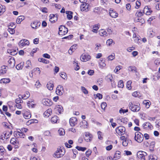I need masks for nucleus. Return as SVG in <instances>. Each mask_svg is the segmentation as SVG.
Returning <instances> with one entry per match:
<instances>
[{"label":"nucleus","instance_id":"1","mask_svg":"<svg viewBox=\"0 0 160 160\" xmlns=\"http://www.w3.org/2000/svg\"><path fill=\"white\" fill-rule=\"evenodd\" d=\"M129 109L132 112H138L140 109V104L134 102H131L128 104Z\"/></svg>","mask_w":160,"mask_h":160},{"label":"nucleus","instance_id":"2","mask_svg":"<svg viewBox=\"0 0 160 160\" xmlns=\"http://www.w3.org/2000/svg\"><path fill=\"white\" fill-rule=\"evenodd\" d=\"M65 151L64 148L62 147L58 148L57 150L54 153L53 156L56 158L62 157L65 154Z\"/></svg>","mask_w":160,"mask_h":160},{"label":"nucleus","instance_id":"3","mask_svg":"<svg viewBox=\"0 0 160 160\" xmlns=\"http://www.w3.org/2000/svg\"><path fill=\"white\" fill-rule=\"evenodd\" d=\"M12 133V131H5L2 133L0 139L2 140H7L9 138Z\"/></svg>","mask_w":160,"mask_h":160},{"label":"nucleus","instance_id":"4","mask_svg":"<svg viewBox=\"0 0 160 160\" xmlns=\"http://www.w3.org/2000/svg\"><path fill=\"white\" fill-rule=\"evenodd\" d=\"M125 128L122 126H120L116 128L115 131L117 134L120 136H122L125 133Z\"/></svg>","mask_w":160,"mask_h":160},{"label":"nucleus","instance_id":"5","mask_svg":"<svg viewBox=\"0 0 160 160\" xmlns=\"http://www.w3.org/2000/svg\"><path fill=\"white\" fill-rule=\"evenodd\" d=\"M134 139L137 142H141L143 140V136L140 132H137L135 133Z\"/></svg>","mask_w":160,"mask_h":160},{"label":"nucleus","instance_id":"6","mask_svg":"<svg viewBox=\"0 0 160 160\" xmlns=\"http://www.w3.org/2000/svg\"><path fill=\"white\" fill-rule=\"evenodd\" d=\"M22 114L24 118L26 119H29L31 117V113L28 109H23L22 111Z\"/></svg>","mask_w":160,"mask_h":160},{"label":"nucleus","instance_id":"7","mask_svg":"<svg viewBox=\"0 0 160 160\" xmlns=\"http://www.w3.org/2000/svg\"><path fill=\"white\" fill-rule=\"evenodd\" d=\"M68 30L67 28L64 26L61 25L59 28L58 34L60 35H65L66 34Z\"/></svg>","mask_w":160,"mask_h":160},{"label":"nucleus","instance_id":"8","mask_svg":"<svg viewBox=\"0 0 160 160\" xmlns=\"http://www.w3.org/2000/svg\"><path fill=\"white\" fill-rule=\"evenodd\" d=\"M53 111L57 115L62 113L63 112V109L62 106L60 105H57L55 106Z\"/></svg>","mask_w":160,"mask_h":160},{"label":"nucleus","instance_id":"9","mask_svg":"<svg viewBox=\"0 0 160 160\" xmlns=\"http://www.w3.org/2000/svg\"><path fill=\"white\" fill-rule=\"evenodd\" d=\"M10 143L14 145V148L15 149L19 148V142L18 139L16 138H11L10 141Z\"/></svg>","mask_w":160,"mask_h":160},{"label":"nucleus","instance_id":"10","mask_svg":"<svg viewBox=\"0 0 160 160\" xmlns=\"http://www.w3.org/2000/svg\"><path fill=\"white\" fill-rule=\"evenodd\" d=\"M143 128L147 131L152 130L153 129V127L152 125L149 122H146L142 124Z\"/></svg>","mask_w":160,"mask_h":160},{"label":"nucleus","instance_id":"11","mask_svg":"<svg viewBox=\"0 0 160 160\" xmlns=\"http://www.w3.org/2000/svg\"><path fill=\"white\" fill-rule=\"evenodd\" d=\"M84 133V138L85 140L88 142H91L93 138L92 135L88 132H85Z\"/></svg>","mask_w":160,"mask_h":160},{"label":"nucleus","instance_id":"12","mask_svg":"<svg viewBox=\"0 0 160 160\" xmlns=\"http://www.w3.org/2000/svg\"><path fill=\"white\" fill-rule=\"evenodd\" d=\"M14 134L15 137L18 138H24L26 137L25 134L20 130L14 132Z\"/></svg>","mask_w":160,"mask_h":160},{"label":"nucleus","instance_id":"13","mask_svg":"<svg viewBox=\"0 0 160 160\" xmlns=\"http://www.w3.org/2000/svg\"><path fill=\"white\" fill-rule=\"evenodd\" d=\"M42 102L44 105L48 106H51L53 103L52 102L51 99L47 98L43 99Z\"/></svg>","mask_w":160,"mask_h":160},{"label":"nucleus","instance_id":"14","mask_svg":"<svg viewBox=\"0 0 160 160\" xmlns=\"http://www.w3.org/2000/svg\"><path fill=\"white\" fill-rule=\"evenodd\" d=\"M9 60H8V66H9L11 68H12L14 67L15 63V61L14 58L12 57L9 56Z\"/></svg>","mask_w":160,"mask_h":160},{"label":"nucleus","instance_id":"15","mask_svg":"<svg viewBox=\"0 0 160 160\" xmlns=\"http://www.w3.org/2000/svg\"><path fill=\"white\" fill-rule=\"evenodd\" d=\"M3 126L5 129V131H12L13 127L10 124H8L7 122H4L2 123Z\"/></svg>","mask_w":160,"mask_h":160},{"label":"nucleus","instance_id":"16","mask_svg":"<svg viewBox=\"0 0 160 160\" xmlns=\"http://www.w3.org/2000/svg\"><path fill=\"white\" fill-rule=\"evenodd\" d=\"M146 154L147 153L146 152L142 151H138L137 153V155L138 158L140 159L143 160H145V156Z\"/></svg>","mask_w":160,"mask_h":160},{"label":"nucleus","instance_id":"17","mask_svg":"<svg viewBox=\"0 0 160 160\" xmlns=\"http://www.w3.org/2000/svg\"><path fill=\"white\" fill-rule=\"evenodd\" d=\"M58 15L57 14H51L50 15V21L52 23H54L57 21Z\"/></svg>","mask_w":160,"mask_h":160},{"label":"nucleus","instance_id":"18","mask_svg":"<svg viewBox=\"0 0 160 160\" xmlns=\"http://www.w3.org/2000/svg\"><path fill=\"white\" fill-rule=\"evenodd\" d=\"M89 5L87 3H82L81 5V10L82 11L87 12L89 10Z\"/></svg>","mask_w":160,"mask_h":160},{"label":"nucleus","instance_id":"19","mask_svg":"<svg viewBox=\"0 0 160 160\" xmlns=\"http://www.w3.org/2000/svg\"><path fill=\"white\" fill-rule=\"evenodd\" d=\"M91 58V56L88 54H83L80 57L81 60L83 62H86L89 60Z\"/></svg>","mask_w":160,"mask_h":160},{"label":"nucleus","instance_id":"20","mask_svg":"<svg viewBox=\"0 0 160 160\" xmlns=\"http://www.w3.org/2000/svg\"><path fill=\"white\" fill-rule=\"evenodd\" d=\"M78 123V120L76 118L72 117L69 120V123L72 127L75 126Z\"/></svg>","mask_w":160,"mask_h":160},{"label":"nucleus","instance_id":"21","mask_svg":"<svg viewBox=\"0 0 160 160\" xmlns=\"http://www.w3.org/2000/svg\"><path fill=\"white\" fill-rule=\"evenodd\" d=\"M144 13L147 15H150L152 12V11L148 6H146L142 10Z\"/></svg>","mask_w":160,"mask_h":160},{"label":"nucleus","instance_id":"22","mask_svg":"<svg viewBox=\"0 0 160 160\" xmlns=\"http://www.w3.org/2000/svg\"><path fill=\"white\" fill-rule=\"evenodd\" d=\"M41 23L38 21H35L31 23V26L33 28L36 29L40 25Z\"/></svg>","mask_w":160,"mask_h":160},{"label":"nucleus","instance_id":"23","mask_svg":"<svg viewBox=\"0 0 160 160\" xmlns=\"http://www.w3.org/2000/svg\"><path fill=\"white\" fill-rule=\"evenodd\" d=\"M100 25L99 23H98L97 24L92 26L91 28L92 29V31L94 33H97L98 30L100 28Z\"/></svg>","mask_w":160,"mask_h":160},{"label":"nucleus","instance_id":"24","mask_svg":"<svg viewBox=\"0 0 160 160\" xmlns=\"http://www.w3.org/2000/svg\"><path fill=\"white\" fill-rule=\"evenodd\" d=\"M20 45L22 46L28 45L29 44V41L26 39H23L21 40L19 42Z\"/></svg>","mask_w":160,"mask_h":160},{"label":"nucleus","instance_id":"25","mask_svg":"<svg viewBox=\"0 0 160 160\" xmlns=\"http://www.w3.org/2000/svg\"><path fill=\"white\" fill-rule=\"evenodd\" d=\"M51 121L52 123L54 124L59 122V119L57 116H54L51 119Z\"/></svg>","mask_w":160,"mask_h":160},{"label":"nucleus","instance_id":"26","mask_svg":"<svg viewBox=\"0 0 160 160\" xmlns=\"http://www.w3.org/2000/svg\"><path fill=\"white\" fill-rule=\"evenodd\" d=\"M121 157V152L119 151H117L113 157V160H117Z\"/></svg>","mask_w":160,"mask_h":160},{"label":"nucleus","instance_id":"27","mask_svg":"<svg viewBox=\"0 0 160 160\" xmlns=\"http://www.w3.org/2000/svg\"><path fill=\"white\" fill-rule=\"evenodd\" d=\"M52 110L51 108H48L44 112L43 115L44 116L48 117L52 114Z\"/></svg>","mask_w":160,"mask_h":160},{"label":"nucleus","instance_id":"28","mask_svg":"<svg viewBox=\"0 0 160 160\" xmlns=\"http://www.w3.org/2000/svg\"><path fill=\"white\" fill-rule=\"evenodd\" d=\"M27 104L29 108H34L36 105L34 101L33 100L28 101L27 103Z\"/></svg>","mask_w":160,"mask_h":160},{"label":"nucleus","instance_id":"29","mask_svg":"<svg viewBox=\"0 0 160 160\" xmlns=\"http://www.w3.org/2000/svg\"><path fill=\"white\" fill-rule=\"evenodd\" d=\"M30 96V94L29 92L28 91L25 92L24 94L20 96L23 99H26L28 98Z\"/></svg>","mask_w":160,"mask_h":160},{"label":"nucleus","instance_id":"30","mask_svg":"<svg viewBox=\"0 0 160 160\" xmlns=\"http://www.w3.org/2000/svg\"><path fill=\"white\" fill-rule=\"evenodd\" d=\"M38 120L35 119H31L28 120L26 122V125H29L32 124L34 123H38Z\"/></svg>","mask_w":160,"mask_h":160},{"label":"nucleus","instance_id":"31","mask_svg":"<svg viewBox=\"0 0 160 160\" xmlns=\"http://www.w3.org/2000/svg\"><path fill=\"white\" fill-rule=\"evenodd\" d=\"M99 34L100 36L104 37L107 36V34L106 32L103 29H101L99 30Z\"/></svg>","mask_w":160,"mask_h":160},{"label":"nucleus","instance_id":"32","mask_svg":"<svg viewBox=\"0 0 160 160\" xmlns=\"http://www.w3.org/2000/svg\"><path fill=\"white\" fill-rule=\"evenodd\" d=\"M99 65L100 68H102L106 66V64L104 60L102 59H101L99 61Z\"/></svg>","mask_w":160,"mask_h":160},{"label":"nucleus","instance_id":"33","mask_svg":"<svg viewBox=\"0 0 160 160\" xmlns=\"http://www.w3.org/2000/svg\"><path fill=\"white\" fill-rule=\"evenodd\" d=\"M7 52L10 55L13 56L16 55L18 52L16 50L10 49H8L7 50Z\"/></svg>","mask_w":160,"mask_h":160},{"label":"nucleus","instance_id":"34","mask_svg":"<svg viewBox=\"0 0 160 160\" xmlns=\"http://www.w3.org/2000/svg\"><path fill=\"white\" fill-rule=\"evenodd\" d=\"M25 19V17L23 16H21L18 17L16 20V22L18 24H20L21 22Z\"/></svg>","mask_w":160,"mask_h":160},{"label":"nucleus","instance_id":"35","mask_svg":"<svg viewBox=\"0 0 160 160\" xmlns=\"http://www.w3.org/2000/svg\"><path fill=\"white\" fill-rule=\"evenodd\" d=\"M128 70L129 71L132 72H136L137 69L134 66H130L128 68Z\"/></svg>","mask_w":160,"mask_h":160},{"label":"nucleus","instance_id":"36","mask_svg":"<svg viewBox=\"0 0 160 160\" xmlns=\"http://www.w3.org/2000/svg\"><path fill=\"white\" fill-rule=\"evenodd\" d=\"M123 122L124 123H126L128 121V119L126 117L122 118L121 119H118L117 120V122H119V121Z\"/></svg>","mask_w":160,"mask_h":160},{"label":"nucleus","instance_id":"37","mask_svg":"<svg viewBox=\"0 0 160 160\" xmlns=\"http://www.w3.org/2000/svg\"><path fill=\"white\" fill-rule=\"evenodd\" d=\"M32 151L34 152L37 153L38 152V150L37 148V146L36 143H33L32 145Z\"/></svg>","mask_w":160,"mask_h":160},{"label":"nucleus","instance_id":"38","mask_svg":"<svg viewBox=\"0 0 160 160\" xmlns=\"http://www.w3.org/2000/svg\"><path fill=\"white\" fill-rule=\"evenodd\" d=\"M110 16L112 18H115L118 16V14L116 12L112 11L110 12Z\"/></svg>","mask_w":160,"mask_h":160},{"label":"nucleus","instance_id":"39","mask_svg":"<svg viewBox=\"0 0 160 160\" xmlns=\"http://www.w3.org/2000/svg\"><path fill=\"white\" fill-rule=\"evenodd\" d=\"M66 13L67 14V18L69 20H70L72 18V12L71 11H66Z\"/></svg>","mask_w":160,"mask_h":160},{"label":"nucleus","instance_id":"40","mask_svg":"<svg viewBox=\"0 0 160 160\" xmlns=\"http://www.w3.org/2000/svg\"><path fill=\"white\" fill-rule=\"evenodd\" d=\"M5 11V6L0 4V16L2 15Z\"/></svg>","mask_w":160,"mask_h":160},{"label":"nucleus","instance_id":"41","mask_svg":"<svg viewBox=\"0 0 160 160\" xmlns=\"http://www.w3.org/2000/svg\"><path fill=\"white\" fill-rule=\"evenodd\" d=\"M54 85L51 83L48 82L47 85V87L49 90H53Z\"/></svg>","mask_w":160,"mask_h":160},{"label":"nucleus","instance_id":"42","mask_svg":"<svg viewBox=\"0 0 160 160\" xmlns=\"http://www.w3.org/2000/svg\"><path fill=\"white\" fill-rule=\"evenodd\" d=\"M10 80L8 78H4L0 80V82L4 83H8L10 82Z\"/></svg>","mask_w":160,"mask_h":160},{"label":"nucleus","instance_id":"43","mask_svg":"<svg viewBox=\"0 0 160 160\" xmlns=\"http://www.w3.org/2000/svg\"><path fill=\"white\" fill-rule=\"evenodd\" d=\"M24 65L23 62H21L16 66V68L17 70L22 69Z\"/></svg>","mask_w":160,"mask_h":160},{"label":"nucleus","instance_id":"44","mask_svg":"<svg viewBox=\"0 0 160 160\" xmlns=\"http://www.w3.org/2000/svg\"><path fill=\"white\" fill-rule=\"evenodd\" d=\"M106 79L108 82H112L113 80V77L112 74H108L106 78Z\"/></svg>","mask_w":160,"mask_h":160},{"label":"nucleus","instance_id":"45","mask_svg":"<svg viewBox=\"0 0 160 160\" xmlns=\"http://www.w3.org/2000/svg\"><path fill=\"white\" fill-rule=\"evenodd\" d=\"M58 132L61 136L64 135L65 134V131L63 128H60L58 130Z\"/></svg>","mask_w":160,"mask_h":160},{"label":"nucleus","instance_id":"46","mask_svg":"<svg viewBox=\"0 0 160 160\" xmlns=\"http://www.w3.org/2000/svg\"><path fill=\"white\" fill-rule=\"evenodd\" d=\"M132 82L131 81H128L126 83L127 88L128 90H130L131 89V84H132Z\"/></svg>","mask_w":160,"mask_h":160},{"label":"nucleus","instance_id":"47","mask_svg":"<svg viewBox=\"0 0 160 160\" xmlns=\"http://www.w3.org/2000/svg\"><path fill=\"white\" fill-rule=\"evenodd\" d=\"M75 148L79 151L84 152L87 149V148L85 147H82L79 146H77Z\"/></svg>","mask_w":160,"mask_h":160},{"label":"nucleus","instance_id":"48","mask_svg":"<svg viewBox=\"0 0 160 160\" xmlns=\"http://www.w3.org/2000/svg\"><path fill=\"white\" fill-rule=\"evenodd\" d=\"M155 142H152L150 143L149 147V150L151 151H153L154 150V148L155 147Z\"/></svg>","mask_w":160,"mask_h":160},{"label":"nucleus","instance_id":"49","mask_svg":"<svg viewBox=\"0 0 160 160\" xmlns=\"http://www.w3.org/2000/svg\"><path fill=\"white\" fill-rule=\"evenodd\" d=\"M38 61L40 62H42L45 63H48L49 62V61L48 60L46 59L43 58H39Z\"/></svg>","mask_w":160,"mask_h":160},{"label":"nucleus","instance_id":"50","mask_svg":"<svg viewBox=\"0 0 160 160\" xmlns=\"http://www.w3.org/2000/svg\"><path fill=\"white\" fill-rule=\"evenodd\" d=\"M94 96L95 99H96L97 98L99 99H100L102 98V94L100 93H98L97 94H94Z\"/></svg>","mask_w":160,"mask_h":160},{"label":"nucleus","instance_id":"51","mask_svg":"<svg viewBox=\"0 0 160 160\" xmlns=\"http://www.w3.org/2000/svg\"><path fill=\"white\" fill-rule=\"evenodd\" d=\"M9 108L10 109H13V106H14V104L11 101L8 102V103Z\"/></svg>","mask_w":160,"mask_h":160},{"label":"nucleus","instance_id":"52","mask_svg":"<svg viewBox=\"0 0 160 160\" xmlns=\"http://www.w3.org/2000/svg\"><path fill=\"white\" fill-rule=\"evenodd\" d=\"M21 95H18V98H17L15 100V103H22L23 102V101L22 100V99L20 98V97L21 96Z\"/></svg>","mask_w":160,"mask_h":160},{"label":"nucleus","instance_id":"53","mask_svg":"<svg viewBox=\"0 0 160 160\" xmlns=\"http://www.w3.org/2000/svg\"><path fill=\"white\" fill-rule=\"evenodd\" d=\"M2 69L0 70V72L2 74H4L6 72L7 70L5 66L2 67Z\"/></svg>","mask_w":160,"mask_h":160},{"label":"nucleus","instance_id":"54","mask_svg":"<svg viewBox=\"0 0 160 160\" xmlns=\"http://www.w3.org/2000/svg\"><path fill=\"white\" fill-rule=\"evenodd\" d=\"M101 2L102 5L106 7V5L108 3V0H101Z\"/></svg>","mask_w":160,"mask_h":160},{"label":"nucleus","instance_id":"55","mask_svg":"<svg viewBox=\"0 0 160 160\" xmlns=\"http://www.w3.org/2000/svg\"><path fill=\"white\" fill-rule=\"evenodd\" d=\"M92 152V151L90 149H88L87 151H86L85 153V154L87 158L89 157V156L91 155Z\"/></svg>","mask_w":160,"mask_h":160},{"label":"nucleus","instance_id":"56","mask_svg":"<svg viewBox=\"0 0 160 160\" xmlns=\"http://www.w3.org/2000/svg\"><path fill=\"white\" fill-rule=\"evenodd\" d=\"M144 13L143 12V11H139V12H137L135 14V15L137 17H141L142 16Z\"/></svg>","mask_w":160,"mask_h":160},{"label":"nucleus","instance_id":"57","mask_svg":"<svg viewBox=\"0 0 160 160\" xmlns=\"http://www.w3.org/2000/svg\"><path fill=\"white\" fill-rule=\"evenodd\" d=\"M123 82L122 80H120L119 81L118 84V86L119 88H122L123 87Z\"/></svg>","mask_w":160,"mask_h":160},{"label":"nucleus","instance_id":"58","mask_svg":"<svg viewBox=\"0 0 160 160\" xmlns=\"http://www.w3.org/2000/svg\"><path fill=\"white\" fill-rule=\"evenodd\" d=\"M97 133L98 139L100 140L102 139L103 138V137L102 136V132L100 131H99Z\"/></svg>","mask_w":160,"mask_h":160},{"label":"nucleus","instance_id":"59","mask_svg":"<svg viewBox=\"0 0 160 160\" xmlns=\"http://www.w3.org/2000/svg\"><path fill=\"white\" fill-rule=\"evenodd\" d=\"M157 157L152 155H150L149 156V160H157Z\"/></svg>","mask_w":160,"mask_h":160},{"label":"nucleus","instance_id":"60","mask_svg":"<svg viewBox=\"0 0 160 160\" xmlns=\"http://www.w3.org/2000/svg\"><path fill=\"white\" fill-rule=\"evenodd\" d=\"M122 68V66L120 65H119L117 66L114 70V71L116 73H117V72H118L119 70L120 69H121Z\"/></svg>","mask_w":160,"mask_h":160},{"label":"nucleus","instance_id":"61","mask_svg":"<svg viewBox=\"0 0 160 160\" xmlns=\"http://www.w3.org/2000/svg\"><path fill=\"white\" fill-rule=\"evenodd\" d=\"M115 58V55L114 54H111L109 55L108 57V60H112Z\"/></svg>","mask_w":160,"mask_h":160},{"label":"nucleus","instance_id":"62","mask_svg":"<svg viewBox=\"0 0 160 160\" xmlns=\"http://www.w3.org/2000/svg\"><path fill=\"white\" fill-rule=\"evenodd\" d=\"M60 74L61 77L63 79H65L67 77L66 73L64 72H62Z\"/></svg>","mask_w":160,"mask_h":160},{"label":"nucleus","instance_id":"63","mask_svg":"<svg viewBox=\"0 0 160 160\" xmlns=\"http://www.w3.org/2000/svg\"><path fill=\"white\" fill-rule=\"evenodd\" d=\"M112 43H113V40L111 39H108L106 42L107 45L109 46H110Z\"/></svg>","mask_w":160,"mask_h":160},{"label":"nucleus","instance_id":"64","mask_svg":"<svg viewBox=\"0 0 160 160\" xmlns=\"http://www.w3.org/2000/svg\"><path fill=\"white\" fill-rule=\"evenodd\" d=\"M156 127L158 128L160 127V120H157L156 122Z\"/></svg>","mask_w":160,"mask_h":160}]
</instances>
